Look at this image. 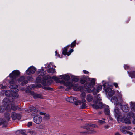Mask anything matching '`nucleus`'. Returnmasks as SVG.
Instances as JSON below:
<instances>
[{"label": "nucleus", "instance_id": "1", "mask_svg": "<svg viewBox=\"0 0 135 135\" xmlns=\"http://www.w3.org/2000/svg\"><path fill=\"white\" fill-rule=\"evenodd\" d=\"M5 95L8 98H4L3 100V103L5 105L8 106L11 104L10 102H13L15 100V97H17L19 95L17 93H14L9 90L7 91L5 93Z\"/></svg>", "mask_w": 135, "mask_h": 135}, {"label": "nucleus", "instance_id": "2", "mask_svg": "<svg viewBox=\"0 0 135 135\" xmlns=\"http://www.w3.org/2000/svg\"><path fill=\"white\" fill-rule=\"evenodd\" d=\"M20 74V73L18 70H15L13 71L12 73L10 74L9 76L10 79L9 80V83L10 84H13L16 82V77L18 76Z\"/></svg>", "mask_w": 135, "mask_h": 135}, {"label": "nucleus", "instance_id": "3", "mask_svg": "<svg viewBox=\"0 0 135 135\" xmlns=\"http://www.w3.org/2000/svg\"><path fill=\"white\" fill-rule=\"evenodd\" d=\"M4 118L0 120V125H2L3 127H6L7 126V121L10 119V114L8 112L6 113Z\"/></svg>", "mask_w": 135, "mask_h": 135}, {"label": "nucleus", "instance_id": "4", "mask_svg": "<svg viewBox=\"0 0 135 135\" xmlns=\"http://www.w3.org/2000/svg\"><path fill=\"white\" fill-rule=\"evenodd\" d=\"M94 104H91L93 107L95 109H98L103 108L104 105L102 104V103L100 102H98V101L94 99L93 100Z\"/></svg>", "mask_w": 135, "mask_h": 135}, {"label": "nucleus", "instance_id": "5", "mask_svg": "<svg viewBox=\"0 0 135 135\" xmlns=\"http://www.w3.org/2000/svg\"><path fill=\"white\" fill-rule=\"evenodd\" d=\"M50 78V76H46L45 78V80L41 82L42 84L44 86L50 85L53 82L52 80Z\"/></svg>", "mask_w": 135, "mask_h": 135}, {"label": "nucleus", "instance_id": "6", "mask_svg": "<svg viewBox=\"0 0 135 135\" xmlns=\"http://www.w3.org/2000/svg\"><path fill=\"white\" fill-rule=\"evenodd\" d=\"M85 88L88 89V91L89 92H92L94 90V88L90 83H87L84 85Z\"/></svg>", "mask_w": 135, "mask_h": 135}, {"label": "nucleus", "instance_id": "7", "mask_svg": "<svg viewBox=\"0 0 135 135\" xmlns=\"http://www.w3.org/2000/svg\"><path fill=\"white\" fill-rule=\"evenodd\" d=\"M68 87L70 89L72 88L75 91H78L79 90V88L78 87V84L72 83H68Z\"/></svg>", "mask_w": 135, "mask_h": 135}, {"label": "nucleus", "instance_id": "8", "mask_svg": "<svg viewBox=\"0 0 135 135\" xmlns=\"http://www.w3.org/2000/svg\"><path fill=\"white\" fill-rule=\"evenodd\" d=\"M105 91L106 94L108 95L109 97L113 96L115 93L114 90H112L111 88L109 87H107L105 89Z\"/></svg>", "mask_w": 135, "mask_h": 135}, {"label": "nucleus", "instance_id": "9", "mask_svg": "<svg viewBox=\"0 0 135 135\" xmlns=\"http://www.w3.org/2000/svg\"><path fill=\"white\" fill-rule=\"evenodd\" d=\"M78 103L76 105L80 104L81 105L80 108L81 109H84L87 107L86 104V101L84 99H82L81 101L80 100L78 101Z\"/></svg>", "mask_w": 135, "mask_h": 135}, {"label": "nucleus", "instance_id": "10", "mask_svg": "<svg viewBox=\"0 0 135 135\" xmlns=\"http://www.w3.org/2000/svg\"><path fill=\"white\" fill-rule=\"evenodd\" d=\"M42 117L40 115L35 116L33 118L34 122L36 124H39L41 123L42 121Z\"/></svg>", "mask_w": 135, "mask_h": 135}, {"label": "nucleus", "instance_id": "11", "mask_svg": "<svg viewBox=\"0 0 135 135\" xmlns=\"http://www.w3.org/2000/svg\"><path fill=\"white\" fill-rule=\"evenodd\" d=\"M11 117L13 120L16 119L20 120L21 118V115L20 114H17L15 112H13L11 115Z\"/></svg>", "mask_w": 135, "mask_h": 135}, {"label": "nucleus", "instance_id": "12", "mask_svg": "<svg viewBox=\"0 0 135 135\" xmlns=\"http://www.w3.org/2000/svg\"><path fill=\"white\" fill-rule=\"evenodd\" d=\"M36 71V68L33 66H31L26 71V73L27 74L30 75L34 73Z\"/></svg>", "mask_w": 135, "mask_h": 135}, {"label": "nucleus", "instance_id": "13", "mask_svg": "<svg viewBox=\"0 0 135 135\" xmlns=\"http://www.w3.org/2000/svg\"><path fill=\"white\" fill-rule=\"evenodd\" d=\"M18 87V86L16 85H11L9 87L11 89V91L14 93H17L19 91V90L17 88Z\"/></svg>", "mask_w": 135, "mask_h": 135}, {"label": "nucleus", "instance_id": "14", "mask_svg": "<svg viewBox=\"0 0 135 135\" xmlns=\"http://www.w3.org/2000/svg\"><path fill=\"white\" fill-rule=\"evenodd\" d=\"M77 98L76 97H71L66 98V100L67 101L73 103L76 102Z\"/></svg>", "mask_w": 135, "mask_h": 135}, {"label": "nucleus", "instance_id": "15", "mask_svg": "<svg viewBox=\"0 0 135 135\" xmlns=\"http://www.w3.org/2000/svg\"><path fill=\"white\" fill-rule=\"evenodd\" d=\"M18 82H21V85L22 86H24L25 84V78L24 76H22L18 79Z\"/></svg>", "mask_w": 135, "mask_h": 135}, {"label": "nucleus", "instance_id": "16", "mask_svg": "<svg viewBox=\"0 0 135 135\" xmlns=\"http://www.w3.org/2000/svg\"><path fill=\"white\" fill-rule=\"evenodd\" d=\"M90 127H95V125L93 124H86L85 125L82 126L81 127L83 128L87 129V130H88L89 129H90Z\"/></svg>", "mask_w": 135, "mask_h": 135}, {"label": "nucleus", "instance_id": "17", "mask_svg": "<svg viewBox=\"0 0 135 135\" xmlns=\"http://www.w3.org/2000/svg\"><path fill=\"white\" fill-rule=\"evenodd\" d=\"M70 45H68L64 48L62 51V54L64 55H67L68 56L70 55V54H68V49Z\"/></svg>", "mask_w": 135, "mask_h": 135}, {"label": "nucleus", "instance_id": "18", "mask_svg": "<svg viewBox=\"0 0 135 135\" xmlns=\"http://www.w3.org/2000/svg\"><path fill=\"white\" fill-rule=\"evenodd\" d=\"M31 94L33 96L34 98H42V96L40 94H36L34 92H32Z\"/></svg>", "mask_w": 135, "mask_h": 135}, {"label": "nucleus", "instance_id": "19", "mask_svg": "<svg viewBox=\"0 0 135 135\" xmlns=\"http://www.w3.org/2000/svg\"><path fill=\"white\" fill-rule=\"evenodd\" d=\"M46 73V71L43 69H41L38 72L37 75L38 76H42Z\"/></svg>", "mask_w": 135, "mask_h": 135}, {"label": "nucleus", "instance_id": "20", "mask_svg": "<svg viewBox=\"0 0 135 135\" xmlns=\"http://www.w3.org/2000/svg\"><path fill=\"white\" fill-rule=\"evenodd\" d=\"M121 109L123 112H126L129 111V108L127 105H124L122 106Z\"/></svg>", "mask_w": 135, "mask_h": 135}, {"label": "nucleus", "instance_id": "21", "mask_svg": "<svg viewBox=\"0 0 135 135\" xmlns=\"http://www.w3.org/2000/svg\"><path fill=\"white\" fill-rule=\"evenodd\" d=\"M60 76L61 77L60 78L61 79L65 81H68L70 79V76L68 75H63Z\"/></svg>", "mask_w": 135, "mask_h": 135}, {"label": "nucleus", "instance_id": "22", "mask_svg": "<svg viewBox=\"0 0 135 135\" xmlns=\"http://www.w3.org/2000/svg\"><path fill=\"white\" fill-rule=\"evenodd\" d=\"M124 127V126H121L120 127V130L123 133L126 134L128 133V131H127Z\"/></svg>", "mask_w": 135, "mask_h": 135}, {"label": "nucleus", "instance_id": "23", "mask_svg": "<svg viewBox=\"0 0 135 135\" xmlns=\"http://www.w3.org/2000/svg\"><path fill=\"white\" fill-rule=\"evenodd\" d=\"M86 132H83L82 133H86L87 134H90L91 133H96V131L93 129H89Z\"/></svg>", "mask_w": 135, "mask_h": 135}, {"label": "nucleus", "instance_id": "24", "mask_svg": "<svg viewBox=\"0 0 135 135\" xmlns=\"http://www.w3.org/2000/svg\"><path fill=\"white\" fill-rule=\"evenodd\" d=\"M130 108L131 110L135 112V103L130 102Z\"/></svg>", "mask_w": 135, "mask_h": 135}, {"label": "nucleus", "instance_id": "25", "mask_svg": "<svg viewBox=\"0 0 135 135\" xmlns=\"http://www.w3.org/2000/svg\"><path fill=\"white\" fill-rule=\"evenodd\" d=\"M114 112L115 113V116L119 117L120 115V112L118 109V108H116L115 109Z\"/></svg>", "mask_w": 135, "mask_h": 135}, {"label": "nucleus", "instance_id": "26", "mask_svg": "<svg viewBox=\"0 0 135 135\" xmlns=\"http://www.w3.org/2000/svg\"><path fill=\"white\" fill-rule=\"evenodd\" d=\"M127 117L129 118L132 117L133 118L134 117H135V114H134L132 112H131L128 113Z\"/></svg>", "mask_w": 135, "mask_h": 135}, {"label": "nucleus", "instance_id": "27", "mask_svg": "<svg viewBox=\"0 0 135 135\" xmlns=\"http://www.w3.org/2000/svg\"><path fill=\"white\" fill-rule=\"evenodd\" d=\"M93 97L91 95H88L87 96L86 99L89 102H90L93 100Z\"/></svg>", "mask_w": 135, "mask_h": 135}, {"label": "nucleus", "instance_id": "28", "mask_svg": "<svg viewBox=\"0 0 135 135\" xmlns=\"http://www.w3.org/2000/svg\"><path fill=\"white\" fill-rule=\"evenodd\" d=\"M111 101L112 103H114L115 104V103H116L117 102L118 99L116 97L113 96L112 98Z\"/></svg>", "mask_w": 135, "mask_h": 135}, {"label": "nucleus", "instance_id": "29", "mask_svg": "<svg viewBox=\"0 0 135 135\" xmlns=\"http://www.w3.org/2000/svg\"><path fill=\"white\" fill-rule=\"evenodd\" d=\"M94 99H95L98 101V102H100V101L101 100V98L100 97V95L98 94L96 97H94Z\"/></svg>", "mask_w": 135, "mask_h": 135}, {"label": "nucleus", "instance_id": "30", "mask_svg": "<svg viewBox=\"0 0 135 135\" xmlns=\"http://www.w3.org/2000/svg\"><path fill=\"white\" fill-rule=\"evenodd\" d=\"M129 74L132 78H135V71H132L129 73Z\"/></svg>", "mask_w": 135, "mask_h": 135}, {"label": "nucleus", "instance_id": "31", "mask_svg": "<svg viewBox=\"0 0 135 135\" xmlns=\"http://www.w3.org/2000/svg\"><path fill=\"white\" fill-rule=\"evenodd\" d=\"M27 132L30 133L32 135H35L36 133V132L31 130H28L27 131Z\"/></svg>", "mask_w": 135, "mask_h": 135}, {"label": "nucleus", "instance_id": "32", "mask_svg": "<svg viewBox=\"0 0 135 135\" xmlns=\"http://www.w3.org/2000/svg\"><path fill=\"white\" fill-rule=\"evenodd\" d=\"M47 71L50 73H53L55 72V69L53 68H50L47 69Z\"/></svg>", "mask_w": 135, "mask_h": 135}, {"label": "nucleus", "instance_id": "33", "mask_svg": "<svg viewBox=\"0 0 135 135\" xmlns=\"http://www.w3.org/2000/svg\"><path fill=\"white\" fill-rule=\"evenodd\" d=\"M11 109L14 111L16 110L17 109V106H15L13 104H11Z\"/></svg>", "mask_w": 135, "mask_h": 135}, {"label": "nucleus", "instance_id": "34", "mask_svg": "<svg viewBox=\"0 0 135 135\" xmlns=\"http://www.w3.org/2000/svg\"><path fill=\"white\" fill-rule=\"evenodd\" d=\"M124 122L126 124H129L131 123L130 120L127 118H126L124 119Z\"/></svg>", "mask_w": 135, "mask_h": 135}, {"label": "nucleus", "instance_id": "35", "mask_svg": "<svg viewBox=\"0 0 135 135\" xmlns=\"http://www.w3.org/2000/svg\"><path fill=\"white\" fill-rule=\"evenodd\" d=\"M105 114L107 115H109L110 114V110L108 108H105L104 111Z\"/></svg>", "mask_w": 135, "mask_h": 135}, {"label": "nucleus", "instance_id": "36", "mask_svg": "<svg viewBox=\"0 0 135 135\" xmlns=\"http://www.w3.org/2000/svg\"><path fill=\"white\" fill-rule=\"evenodd\" d=\"M72 78L73 81H74L75 82H77L79 80V79L75 76H73L72 77Z\"/></svg>", "mask_w": 135, "mask_h": 135}, {"label": "nucleus", "instance_id": "37", "mask_svg": "<svg viewBox=\"0 0 135 135\" xmlns=\"http://www.w3.org/2000/svg\"><path fill=\"white\" fill-rule=\"evenodd\" d=\"M30 109L32 111H33L37 113L38 112V110L36 109V108L33 106L31 107H30Z\"/></svg>", "mask_w": 135, "mask_h": 135}, {"label": "nucleus", "instance_id": "38", "mask_svg": "<svg viewBox=\"0 0 135 135\" xmlns=\"http://www.w3.org/2000/svg\"><path fill=\"white\" fill-rule=\"evenodd\" d=\"M102 89V85H99L98 86L97 88L96 91L97 93L101 91Z\"/></svg>", "mask_w": 135, "mask_h": 135}, {"label": "nucleus", "instance_id": "39", "mask_svg": "<svg viewBox=\"0 0 135 135\" xmlns=\"http://www.w3.org/2000/svg\"><path fill=\"white\" fill-rule=\"evenodd\" d=\"M122 105L120 103H118L116 104V108H121Z\"/></svg>", "mask_w": 135, "mask_h": 135}, {"label": "nucleus", "instance_id": "40", "mask_svg": "<svg viewBox=\"0 0 135 135\" xmlns=\"http://www.w3.org/2000/svg\"><path fill=\"white\" fill-rule=\"evenodd\" d=\"M26 78L28 81H31L33 80V78L30 76H27Z\"/></svg>", "mask_w": 135, "mask_h": 135}, {"label": "nucleus", "instance_id": "41", "mask_svg": "<svg viewBox=\"0 0 135 135\" xmlns=\"http://www.w3.org/2000/svg\"><path fill=\"white\" fill-rule=\"evenodd\" d=\"M76 40H75L71 44V48L75 46L76 45Z\"/></svg>", "mask_w": 135, "mask_h": 135}, {"label": "nucleus", "instance_id": "42", "mask_svg": "<svg viewBox=\"0 0 135 135\" xmlns=\"http://www.w3.org/2000/svg\"><path fill=\"white\" fill-rule=\"evenodd\" d=\"M36 83H39L41 82V79L40 77H38L37 78L36 80Z\"/></svg>", "mask_w": 135, "mask_h": 135}, {"label": "nucleus", "instance_id": "43", "mask_svg": "<svg viewBox=\"0 0 135 135\" xmlns=\"http://www.w3.org/2000/svg\"><path fill=\"white\" fill-rule=\"evenodd\" d=\"M37 128L39 129H43L44 127V126L43 125H40L37 126Z\"/></svg>", "mask_w": 135, "mask_h": 135}, {"label": "nucleus", "instance_id": "44", "mask_svg": "<svg viewBox=\"0 0 135 135\" xmlns=\"http://www.w3.org/2000/svg\"><path fill=\"white\" fill-rule=\"evenodd\" d=\"M52 78L53 79H54L55 81H58L59 80V79L58 78L55 76L52 77Z\"/></svg>", "mask_w": 135, "mask_h": 135}, {"label": "nucleus", "instance_id": "45", "mask_svg": "<svg viewBox=\"0 0 135 135\" xmlns=\"http://www.w3.org/2000/svg\"><path fill=\"white\" fill-rule=\"evenodd\" d=\"M4 110V108L3 106L0 107V112H3Z\"/></svg>", "mask_w": 135, "mask_h": 135}, {"label": "nucleus", "instance_id": "46", "mask_svg": "<svg viewBox=\"0 0 135 135\" xmlns=\"http://www.w3.org/2000/svg\"><path fill=\"white\" fill-rule=\"evenodd\" d=\"M86 82L85 79H81L80 80V82L82 84Z\"/></svg>", "mask_w": 135, "mask_h": 135}, {"label": "nucleus", "instance_id": "47", "mask_svg": "<svg viewBox=\"0 0 135 135\" xmlns=\"http://www.w3.org/2000/svg\"><path fill=\"white\" fill-rule=\"evenodd\" d=\"M95 80L94 79H93L90 83L92 85H94L95 84Z\"/></svg>", "mask_w": 135, "mask_h": 135}, {"label": "nucleus", "instance_id": "48", "mask_svg": "<svg viewBox=\"0 0 135 135\" xmlns=\"http://www.w3.org/2000/svg\"><path fill=\"white\" fill-rule=\"evenodd\" d=\"M44 118L46 119V120H48L49 119V115L48 114L45 115L44 117Z\"/></svg>", "mask_w": 135, "mask_h": 135}, {"label": "nucleus", "instance_id": "49", "mask_svg": "<svg viewBox=\"0 0 135 135\" xmlns=\"http://www.w3.org/2000/svg\"><path fill=\"white\" fill-rule=\"evenodd\" d=\"M22 132L21 130H19L16 131L15 132L16 134L19 135L20 134V132Z\"/></svg>", "mask_w": 135, "mask_h": 135}, {"label": "nucleus", "instance_id": "50", "mask_svg": "<svg viewBox=\"0 0 135 135\" xmlns=\"http://www.w3.org/2000/svg\"><path fill=\"white\" fill-rule=\"evenodd\" d=\"M32 123L31 122H30L28 123L27 124V126L28 127H30V126H31L32 125Z\"/></svg>", "mask_w": 135, "mask_h": 135}, {"label": "nucleus", "instance_id": "51", "mask_svg": "<svg viewBox=\"0 0 135 135\" xmlns=\"http://www.w3.org/2000/svg\"><path fill=\"white\" fill-rule=\"evenodd\" d=\"M22 132H20V134H21L22 135H25V130H21Z\"/></svg>", "mask_w": 135, "mask_h": 135}, {"label": "nucleus", "instance_id": "52", "mask_svg": "<svg viewBox=\"0 0 135 135\" xmlns=\"http://www.w3.org/2000/svg\"><path fill=\"white\" fill-rule=\"evenodd\" d=\"M99 123H100V124H103L105 123V121H102V120H99L98 121Z\"/></svg>", "mask_w": 135, "mask_h": 135}, {"label": "nucleus", "instance_id": "53", "mask_svg": "<svg viewBox=\"0 0 135 135\" xmlns=\"http://www.w3.org/2000/svg\"><path fill=\"white\" fill-rule=\"evenodd\" d=\"M125 128L126 129L131 130L132 127L130 126H124Z\"/></svg>", "mask_w": 135, "mask_h": 135}, {"label": "nucleus", "instance_id": "54", "mask_svg": "<svg viewBox=\"0 0 135 135\" xmlns=\"http://www.w3.org/2000/svg\"><path fill=\"white\" fill-rule=\"evenodd\" d=\"M124 69H128L129 68V66L127 65H124Z\"/></svg>", "mask_w": 135, "mask_h": 135}, {"label": "nucleus", "instance_id": "55", "mask_svg": "<svg viewBox=\"0 0 135 135\" xmlns=\"http://www.w3.org/2000/svg\"><path fill=\"white\" fill-rule=\"evenodd\" d=\"M113 85L115 86V87L116 88H117L118 87V84L116 83H113Z\"/></svg>", "mask_w": 135, "mask_h": 135}, {"label": "nucleus", "instance_id": "56", "mask_svg": "<svg viewBox=\"0 0 135 135\" xmlns=\"http://www.w3.org/2000/svg\"><path fill=\"white\" fill-rule=\"evenodd\" d=\"M36 88H38L41 87L42 86V85L40 84H37L36 85Z\"/></svg>", "mask_w": 135, "mask_h": 135}, {"label": "nucleus", "instance_id": "57", "mask_svg": "<svg viewBox=\"0 0 135 135\" xmlns=\"http://www.w3.org/2000/svg\"><path fill=\"white\" fill-rule=\"evenodd\" d=\"M73 50H74L73 49H71L69 51V52H68V54H70V55L71 53L73 52Z\"/></svg>", "mask_w": 135, "mask_h": 135}, {"label": "nucleus", "instance_id": "58", "mask_svg": "<svg viewBox=\"0 0 135 135\" xmlns=\"http://www.w3.org/2000/svg\"><path fill=\"white\" fill-rule=\"evenodd\" d=\"M83 73L85 74H87L89 73V72L86 70H83Z\"/></svg>", "mask_w": 135, "mask_h": 135}, {"label": "nucleus", "instance_id": "59", "mask_svg": "<svg viewBox=\"0 0 135 135\" xmlns=\"http://www.w3.org/2000/svg\"><path fill=\"white\" fill-rule=\"evenodd\" d=\"M39 113L40 115H45L46 114L44 112H40Z\"/></svg>", "mask_w": 135, "mask_h": 135}, {"label": "nucleus", "instance_id": "60", "mask_svg": "<svg viewBox=\"0 0 135 135\" xmlns=\"http://www.w3.org/2000/svg\"><path fill=\"white\" fill-rule=\"evenodd\" d=\"M50 88L49 87H43V88L44 89H49Z\"/></svg>", "mask_w": 135, "mask_h": 135}, {"label": "nucleus", "instance_id": "61", "mask_svg": "<svg viewBox=\"0 0 135 135\" xmlns=\"http://www.w3.org/2000/svg\"><path fill=\"white\" fill-rule=\"evenodd\" d=\"M133 120L132 121V123L134 124H135V117L133 118Z\"/></svg>", "mask_w": 135, "mask_h": 135}, {"label": "nucleus", "instance_id": "62", "mask_svg": "<svg viewBox=\"0 0 135 135\" xmlns=\"http://www.w3.org/2000/svg\"><path fill=\"white\" fill-rule=\"evenodd\" d=\"M32 87L33 88L36 87V85H32Z\"/></svg>", "mask_w": 135, "mask_h": 135}, {"label": "nucleus", "instance_id": "63", "mask_svg": "<svg viewBox=\"0 0 135 135\" xmlns=\"http://www.w3.org/2000/svg\"><path fill=\"white\" fill-rule=\"evenodd\" d=\"M128 133L130 135H133V133H132L130 132H129V131H128Z\"/></svg>", "mask_w": 135, "mask_h": 135}, {"label": "nucleus", "instance_id": "64", "mask_svg": "<svg viewBox=\"0 0 135 135\" xmlns=\"http://www.w3.org/2000/svg\"><path fill=\"white\" fill-rule=\"evenodd\" d=\"M115 135H121L119 133L117 132L115 133Z\"/></svg>", "mask_w": 135, "mask_h": 135}]
</instances>
